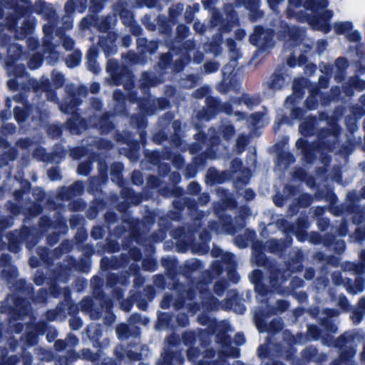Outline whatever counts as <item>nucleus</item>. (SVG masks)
Instances as JSON below:
<instances>
[{"label": "nucleus", "instance_id": "1", "mask_svg": "<svg viewBox=\"0 0 365 365\" xmlns=\"http://www.w3.org/2000/svg\"><path fill=\"white\" fill-rule=\"evenodd\" d=\"M289 14L294 13V9L302 6L312 12L313 15L307 19L308 24L314 29L327 33L330 31L329 21L333 11L327 9V0H289Z\"/></svg>", "mask_w": 365, "mask_h": 365}, {"label": "nucleus", "instance_id": "2", "mask_svg": "<svg viewBox=\"0 0 365 365\" xmlns=\"http://www.w3.org/2000/svg\"><path fill=\"white\" fill-rule=\"evenodd\" d=\"M21 48V47H9V53H12L15 54L16 56H17L16 58H13L11 56V59H9L6 61V70H7L8 73H12L15 76V78H10L7 82L8 86L11 90L17 89L19 83H21L19 81V79L21 78V76H19V73H21L23 68H22V67H21L19 65H14V62H13L15 58H17V59L19 58L21 60L25 59L24 56L20 55L21 53L23 51Z\"/></svg>", "mask_w": 365, "mask_h": 365}, {"label": "nucleus", "instance_id": "3", "mask_svg": "<svg viewBox=\"0 0 365 365\" xmlns=\"http://www.w3.org/2000/svg\"><path fill=\"white\" fill-rule=\"evenodd\" d=\"M333 29L336 33L344 35L346 39L350 43L356 44L362 43L363 35L359 29L354 28L352 21L335 22Z\"/></svg>", "mask_w": 365, "mask_h": 365}, {"label": "nucleus", "instance_id": "4", "mask_svg": "<svg viewBox=\"0 0 365 365\" xmlns=\"http://www.w3.org/2000/svg\"><path fill=\"white\" fill-rule=\"evenodd\" d=\"M259 103V99L258 97L250 96L249 95H243L242 97L235 98L232 101V105H225L224 106V111L228 114H232L234 112V108L230 107H235L238 106L245 105L247 108H251L254 106H256ZM235 115H239L240 118H243L245 115L239 112L238 110L235 111Z\"/></svg>", "mask_w": 365, "mask_h": 365}, {"label": "nucleus", "instance_id": "5", "mask_svg": "<svg viewBox=\"0 0 365 365\" xmlns=\"http://www.w3.org/2000/svg\"><path fill=\"white\" fill-rule=\"evenodd\" d=\"M231 62L222 69L223 83L227 84V79L231 76L235 70L236 56H239L240 51L237 47H229Z\"/></svg>", "mask_w": 365, "mask_h": 365}, {"label": "nucleus", "instance_id": "6", "mask_svg": "<svg viewBox=\"0 0 365 365\" xmlns=\"http://www.w3.org/2000/svg\"><path fill=\"white\" fill-rule=\"evenodd\" d=\"M7 304L19 316L26 315L29 312L27 302L21 298L9 297L7 299Z\"/></svg>", "mask_w": 365, "mask_h": 365}, {"label": "nucleus", "instance_id": "7", "mask_svg": "<svg viewBox=\"0 0 365 365\" xmlns=\"http://www.w3.org/2000/svg\"><path fill=\"white\" fill-rule=\"evenodd\" d=\"M286 77L279 73H274L266 83L267 88L272 91H279L285 85Z\"/></svg>", "mask_w": 365, "mask_h": 365}, {"label": "nucleus", "instance_id": "8", "mask_svg": "<svg viewBox=\"0 0 365 365\" xmlns=\"http://www.w3.org/2000/svg\"><path fill=\"white\" fill-rule=\"evenodd\" d=\"M201 298L202 299V306L205 307L206 309H216L218 308V306L216 303L215 298L211 295L210 292H200Z\"/></svg>", "mask_w": 365, "mask_h": 365}, {"label": "nucleus", "instance_id": "9", "mask_svg": "<svg viewBox=\"0 0 365 365\" xmlns=\"http://www.w3.org/2000/svg\"><path fill=\"white\" fill-rule=\"evenodd\" d=\"M30 84L34 88L35 92H38L39 91H45L46 92V96L48 97V98L53 101H55V98L51 97L50 96V93L47 92V87L48 84V81L47 79H42L40 81L31 79L30 80Z\"/></svg>", "mask_w": 365, "mask_h": 365}, {"label": "nucleus", "instance_id": "10", "mask_svg": "<svg viewBox=\"0 0 365 365\" xmlns=\"http://www.w3.org/2000/svg\"><path fill=\"white\" fill-rule=\"evenodd\" d=\"M269 47H257V48L255 51L250 63L251 64H255V65L259 63L262 60H263L269 53Z\"/></svg>", "mask_w": 365, "mask_h": 365}, {"label": "nucleus", "instance_id": "11", "mask_svg": "<svg viewBox=\"0 0 365 365\" xmlns=\"http://www.w3.org/2000/svg\"><path fill=\"white\" fill-rule=\"evenodd\" d=\"M259 278H260V272L259 270H254L250 274V282L252 284H255L256 292L260 293L261 294H264L266 293V290L259 283L258 281H259Z\"/></svg>", "mask_w": 365, "mask_h": 365}, {"label": "nucleus", "instance_id": "12", "mask_svg": "<svg viewBox=\"0 0 365 365\" xmlns=\"http://www.w3.org/2000/svg\"><path fill=\"white\" fill-rule=\"evenodd\" d=\"M26 48H29V47ZM30 48L31 52L32 53V58L29 62V66L31 69H36L40 66L42 57L41 54L35 51L34 47H30Z\"/></svg>", "mask_w": 365, "mask_h": 365}, {"label": "nucleus", "instance_id": "13", "mask_svg": "<svg viewBox=\"0 0 365 365\" xmlns=\"http://www.w3.org/2000/svg\"><path fill=\"white\" fill-rule=\"evenodd\" d=\"M314 120H305L299 125V131L302 135H307L313 133Z\"/></svg>", "mask_w": 365, "mask_h": 365}, {"label": "nucleus", "instance_id": "14", "mask_svg": "<svg viewBox=\"0 0 365 365\" xmlns=\"http://www.w3.org/2000/svg\"><path fill=\"white\" fill-rule=\"evenodd\" d=\"M96 56V51L95 48L91 47L90 49L88 51V69L93 71V72H98V68L95 64V58Z\"/></svg>", "mask_w": 365, "mask_h": 365}, {"label": "nucleus", "instance_id": "15", "mask_svg": "<svg viewBox=\"0 0 365 365\" xmlns=\"http://www.w3.org/2000/svg\"><path fill=\"white\" fill-rule=\"evenodd\" d=\"M356 351L354 349H350L346 354L344 351L341 352L340 359L342 364L344 365H354L352 358L355 355Z\"/></svg>", "mask_w": 365, "mask_h": 365}, {"label": "nucleus", "instance_id": "16", "mask_svg": "<svg viewBox=\"0 0 365 365\" xmlns=\"http://www.w3.org/2000/svg\"><path fill=\"white\" fill-rule=\"evenodd\" d=\"M306 62V57L304 55L299 54L297 57L293 55L288 58L287 63L289 66H294L296 65L302 66Z\"/></svg>", "mask_w": 365, "mask_h": 365}, {"label": "nucleus", "instance_id": "17", "mask_svg": "<svg viewBox=\"0 0 365 365\" xmlns=\"http://www.w3.org/2000/svg\"><path fill=\"white\" fill-rule=\"evenodd\" d=\"M187 357L190 361L197 362L198 365H202L203 362L201 360L197 361L200 356V352L196 348L190 347L187 349Z\"/></svg>", "mask_w": 365, "mask_h": 365}, {"label": "nucleus", "instance_id": "18", "mask_svg": "<svg viewBox=\"0 0 365 365\" xmlns=\"http://www.w3.org/2000/svg\"><path fill=\"white\" fill-rule=\"evenodd\" d=\"M14 112L15 118L18 122H23L28 115L27 111L24 108L15 107Z\"/></svg>", "mask_w": 365, "mask_h": 365}, {"label": "nucleus", "instance_id": "19", "mask_svg": "<svg viewBox=\"0 0 365 365\" xmlns=\"http://www.w3.org/2000/svg\"><path fill=\"white\" fill-rule=\"evenodd\" d=\"M80 60H81L80 55L78 53H75V54L69 56L68 57V58L66 59V63L68 67L73 68V67L77 66L79 64Z\"/></svg>", "mask_w": 365, "mask_h": 365}, {"label": "nucleus", "instance_id": "20", "mask_svg": "<svg viewBox=\"0 0 365 365\" xmlns=\"http://www.w3.org/2000/svg\"><path fill=\"white\" fill-rule=\"evenodd\" d=\"M220 132L223 134L224 137L229 139L234 135V129L232 126L228 123L223 124L220 127Z\"/></svg>", "mask_w": 365, "mask_h": 365}, {"label": "nucleus", "instance_id": "21", "mask_svg": "<svg viewBox=\"0 0 365 365\" xmlns=\"http://www.w3.org/2000/svg\"><path fill=\"white\" fill-rule=\"evenodd\" d=\"M79 103L75 102L73 100H70L68 105L67 103H65L63 105L60 106V110L65 113H73V108L78 105Z\"/></svg>", "mask_w": 365, "mask_h": 365}, {"label": "nucleus", "instance_id": "22", "mask_svg": "<svg viewBox=\"0 0 365 365\" xmlns=\"http://www.w3.org/2000/svg\"><path fill=\"white\" fill-rule=\"evenodd\" d=\"M247 144V138L245 135H240L236 141L237 152L240 153L243 151L245 146Z\"/></svg>", "mask_w": 365, "mask_h": 365}, {"label": "nucleus", "instance_id": "23", "mask_svg": "<svg viewBox=\"0 0 365 365\" xmlns=\"http://www.w3.org/2000/svg\"><path fill=\"white\" fill-rule=\"evenodd\" d=\"M116 334L120 339L127 338L128 327L125 324H120L116 328Z\"/></svg>", "mask_w": 365, "mask_h": 365}, {"label": "nucleus", "instance_id": "24", "mask_svg": "<svg viewBox=\"0 0 365 365\" xmlns=\"http://www.w3.org/2000/svg\"><path fill=\"white\" fill-rule=\"evenodd\" d=\"M204 68L205 73H212L215 72L219 68V64L215 62H207L205 63Z\"/></svg>", "mask_w": 365, "mask_h": 365}, {"label": "nucleus", "instance_id": "25", "mask_svg": "<svg viewBox=\"0 0 365 365\" xmlns=\"http://www.w3.org/2000/svg\"><path fill=\"white\" fill-rule=\"evenodd\" d=\"M171 361L170 354L165 352L162 354V358L158 360L157 365H171Z\"/></svg>", "mask_w": 365, "mask_h": 365}, {"label": "nucleus", "instance_id": "26", "mask_svg": "<svg viewBox=\"0 0 365 365\" xmlns=\"http://www.w3.org/2000/svg\"><path fill=\"white\" fill-rule=\"evenodd\" d=\"M15 126L11 123H6L2 126L1 133L6 135L7 134H12L15 132Z\"/></svg>", "mask_w": 365, "mask_h": 365}, {"label": "nucleus", "instance_id": "27", "mask_svg": "<svg viewBox=\"0 0 365 365\" xmlns=\"http://www.w3.org/2000/svg\"><path fill=\"white\" fill-rule=\"evenodd\" d=\"M90 170V163H81L77 169L79 174L86 175Z\"/></svg>", "mask_w": 365, "mask_h": 365}, {"label": "nucleus", "instance_id": "28", "mask_svg": "<svg viewBox=\"0 0 365 365\" xmlns=\"http://www.w3.org/2000/svg\"><path fill=\"white\" fill-rule=\"evenodd\" d=\"M84 153H85V151H84L83 148H77L72 149L71 150L70 155L73 159H79L84 155Z\"/></svg>", "mask_w": 365, "mask_h": 365}, {"label": "nucleus", "instance_id": "29", "mask_svg": "<svg viewBox=\"0 0 365 365\" xmlns=\"http://www.w3.org/2000/svg\"><path fill=\"white\" fill-rule=\"evenodd\" d=\"M351 83L353 85V86L359 88L360 90H363L365 88V81L358 80L356 78H353L351 80Z\"/></svg>", "mask_w": 365, "mask_h": 365}, {"label": "nucleus", "instance_id": "30", "mask_svg": "<svg viewBox=\"0 0 365 365\" xmlns=\"http://www.w3.org/2000/svg\"><path fill=\"white\" fill-rule=\"evenodd\" d=\"M177 322L180 326L185 327L188 322V318L185 314H179L177 317Z\"/></svg>", "mask_w": 365, "mask_h": 365}, {"label": "nucleus", "instance_id": "31", "mask_svg": "<svg viewBox=\"0 0 365 365\" xmlns=\"http://www.w3.org/2000/svg\"><path fill=\"white\" fill-rule=\"evenodd\" d=\"M193 338L194 335L192 332L185 333L182 336L183 341L186 345H188L189 344L192 343Z\"/></svg>", "mask_w": 365, "mask_h": 365}, {"label": "nucleus", "instance_id": "32", "mask_svg": "<svg viewBox=\"0 0 365 365\" xmlns=\"http://www.w3.org/2000/svg\"><path fill=\"white\" fill-rule=\"evenodd\" d=\"M53 81L57 87L61 86L63 83V76L61 73L55 74Z\"/></svg>", "mask_w": 365, "mask_h": 365}, {"label": "nucleus", "instance_id": "33", "mask_svg": "<svg viewBox=\"0 0 365 365\" xmlns=\"http://www.w3.org/2000/svg\"><path fill=\"white\" fill-rule=\"evenodd\" d=\"M225 287L223 282H217L215 285V292L220 295L222 292L225 289Z\"/></svg>", "mask_w": 365, "mask_h": 365}, {"label": "nucleus", "instance_id": "34", "mask_svg": "<svg viewBox=\"0 0 365 365\" xmlns=\"http://www.w3.org/2000/svg\"><path fill=\"white\" fill-rule=\"evenodd\" d=\"M263 118V115L259 113H255L250 116V120L253 124H258L259 120Z\"/></svg>", "mask_w": 365, "mask_h": 365}, {"label": "nucleus", "instance_id": "35", "mask_svg": "<svg viewBox=\"0 0 365 365\" xmlns=\"http://www.w3.org/2000/svg\"><path fill=\"white\" fill-rule=\"evenodd\" d=\"M82 354L85 359H90L91 361H95L97 359V356L96 355L91 354L88 349L83 350Z\"/></svg>", "mask_w": 365, "mask_h": 365}, {"label": "nucleus", "instance_id": "36", "mask_svg": "<svg viewBox=\"0 0 365 365\" xmlns=\"http://www.w3.org/2000/svg\"><path fill=\"white\" fill-rule=\"evenodd\" d=\"M224 352L231 357H237L239 356V349L237 348H231L230 351H224Z\"/></svg>", "mask_w": 365, "mask_h": 365}, {"label": "nucleus", "instance_id": "37", "mask_svg": "<svg viewBox=\"0 0 365 365\" xmlns=\"http://www.w3.org/2000/svg\"><path fill=\"white\" fill-rule=\"evenodd\" d=\"M235 342L237 345L244 344L245 342V339L242 334H237L235 337Z\"/></svg>", "mask_w": 365, "mask_h": 365}, {"label": "nucleus", "instance_id": "38", "mask_svg": "<svg viewBox=\"0 0 365 365\" xmlns=\"http://www.w3.org/2000/svg\"><path fill=\"white\" fill-rule=\"evenodd\" d=\"M132 180L135 184L140 183L142 182L140 173L139 172H133Z\"/></svg>", "mask_w": 365, "mask_h": 365}, {"label": "nucleus", "instance_id": "39", "mask_svg": "<svg viewBox=\"0 0 365 365\" xmlns=\"http://www.w3.org/2000/svg\"><path fill=\"white\" fill-rule=\"evenodd\" d=\"M189 189L193 193H197L200 190L199 185L195 182H192L189 185Z\"/></svg>", "mask_w": 365, "mask_h": 365}, {"label": "nucleus", "instance_id": "40", "mask_svg": "<svg viewBox=\"0 0 365 365\" xmlns=\"http://www.w3.org/2000/svg\"><path fill=\"white\" fill-rule=\"evenodd\" d=\"M299 80H294V83H293V90H294V96H298L299 97L300 96V93H299V87L298 86V82H299Z\"/></svg>", "mask_w": 365, "mask_h": 365}, {"label": "nucleus", "instance_id": "41", "mask_svg": "<svg viewBox=\"0 0 365 365\" xmlns=\"http://www.w3.org/2000/svg\"><path fill=\"white\" fill-rule=\"evenodd\" d=\"M254 195H255V194H254L253 191L251 190L247 189L244 192V197L247 200H252L254 197Z\"/></svg>", "mask_w": 365, "mask_h": 365}, {"label": "nucleus", "instance_id": "42", "mask_svg": "<svg viewBox=\"0 0 365 365\" xmlns=\"http://www.w3.org/2000/svg\"><path fill=\"white\" fill-rule=\"evenodd\" d=\"M73 120H69L68 121V126L70 129V131L73 134H78L79 133V130L73 125Z\"/></svg>", "mask_w": 365, "mask_h": 365}, {"label": "nucleus", "instance_id": "43", "mask_svg": "<svg viewBox=\"0 0 365 365\" xmlns=\"http://www.w3.org/2000/svg\"><path fill=\"white\" fill-rule=\"evenodd\" d=\"M66 346V343L63 341H57L55 343V347L57 350H61Z\"/></svg>", "mask_w": 365, "mask_h": 365}, {"label": "nucleus", "instance_id": "44", "mask_svg": "<svg viewBox=\"0 0 365 365\" xmlns=\"http://www.w3.org/2000/svg\"><path fill=\"white\" fill-rule=\"evenodd\" d=\"M78 339L74 336L71 335L68 337V343L72 346L78 344Z\"/></svg>", "mask_w": 365, "mask_h": 365}, {"label": "nucleus", "instance_id": "45", "mask_svg": "<svg viewBox=\"0 0 365 365\" xmlns=\"http://www.w3.org/2000/svg\"><path fill=\"white\" fill-rule=\"evenodd\" d=\"M170 297L168 296H165L164 299L161 302V307L163 309H167L168 307V303L170 302Z\"/></svg>", "mask_w": 365, "mask_h": 365}, {"label": "nucleus", "instance_id": "46", "mask_svg": "<svg viewBox=\"0 0 365 365\" xmlns=\"http://www.w3.org/2000/svg\"><path fill=\"white\" fill-rule=\"evenodd\" d=\"M313 99H314V97L311 96V97H309L307 101H306V103L307 104V106L309 109H313L315 106L314 105V103L312 102L313 101Z\"/></svg>", "mask_w": 365, "mask_h": 365}, {"label": "nucleus", "instance_id": "47", "mask_svg": "<svg viewBox=\"0 0 365 365\" xmlns=\"http://www.w3.org/2000/svg\"><path fill=\"white\" fill-rule=\"evenodd\" d=\"M77 192H80L83 190V185L81 182H76L72 187Z\"/></svg>", "mask_w": 365, "mask_h": 365}, {"label": "nucleus", "instance_id": "48", "mask_svg": "<svg viewBox=\"0 0 365 365\" xmlns=\"http://www.w3.org/2000/svg\"><path fill=\"white\" fill-rule=\"evenodd\" d=\"M177 339H178L177 336L173 334V335H170V336H168L166 339V341L168 344H174L176 342Z\"/></svg>", "mask_w": 365, "mask_h": 365}, {"label": "nucleus", "instance_id": "49", "mask_svg": "<svg viewBox=\"0 0 365 365\" xmlns=\"http://www.w3.org/2000/svg\"><path fill=\"white\" fill-rule=\"evenodd\" d=\"M56 174V172L54 169H50L48 171V175L52 180H56L57 179V177L55 176Z\"/></svg>", "mask_w": 365, "mask_h": 365}, {"label": "nucleus", "instance_id": "50", "mask_svg": "<svg viewBox=\"0 0 365 365\" xmlns=\"http://www.w3.org/2000/svg\"><path fill=\"white\" fill-rule=\"evenodd\" d=\"M100 89V85L98 83H94L91 86V91L93 93H96Z\"/></svg>", "mask_w": 365, "mask_h": 365}, {"label": "nucleus", "instance_id": "51", "mask_svg": "<svg viewBox=\"0 0 365 365\" xmlns=\"http://www.w3.org/2000/svg\"><path fill=\"white\" fill-rule=\"evenodd\" d=\"M314 277V272L312 270H308L304 274V277L307 279H311Z\"/></svg>", "mask_w": 365, "mask_h": 365}, {"label": "nucleus", "instance_id": "52", "mask_svg": "<svg viewBox=\"0 0 365 365\" xmlns=\"http://www.w3.org/2000/svg\"><path fill=\"white\" fill-rule=\"evenodd\" d=\"M215 172L214 170H210L209 172H208L207 177L212 178V180L213 182H216L217 179L215 178Z\"/></svg>", "mask_w": 365, "mask_h": 365}, {"label": "nucleus", "instance_id": "53", "mask_svg": "<svg viewBox=\"0 0 365 365\" xmlns=\"http://www.w3.org/2000/svg\"><path fill=\"white\" fill-rule=\"evenodd\" d=\"M108 35H110V34H106V36H108ZM106 37H107V36H104V35H103V36H101L100 37L99 46H106V45H107V43H107V42H104V41H103V39H104V38H106Z\"/></svg>", "mask_w": 365, "mask_h": 365}, {"label": "nucleus", "instance_id": "54", "mask_svg": "<svg viewBox=\"0 0 365 365\" xmlns=\"http://www.w3.org/2000/svg\"><path fill=\"white\" fill-rule=\"evenodd\" d=\"M305 143V140L303 138H299L296 142V145L298 148L302 147L304 144Z\"/></svg>", "mask_w": 365, "mask_h": 365}, {"label": "nucleus", "instance_id": "55", "mask_svg": "<svg viewBox=\"0 0 365 365\" xmlns=\"http://www.w3.org/2000/svg\"><path fill=\"white\" fill-rule=\"evenodd\" d=\"M345 64V61L343 59V58H339L337 59L336 62V66H344Z\"/></svg>", "mask_w": 365, "mask_h": 365}, {"label": "nucleus", "instance_id": "56", "mask_svg": "<svg viewBox=\"0 0 365 365\" xmlns=\"http://www.w3.org/2000/svg\"><path fill=\"white\" fill-rule=\"evenodd\" d=\"M97 232H100V229L99 228H96L93 230V231L92 232V235L93 236L94 238L97 239L98 238V236H97Z\"/></svg>", "mask_w": 365, "mask_h": 365}, {"label": "nucleus", "instance_id": "57", "mask_svg": "<svg viewBox=\"0 0 365 365\" xmlns=\"http://www.w3.org/2000/svg\"><path fill=\"white\" fill-rule=\"evenodd\" d=\"M204 92H205V91H204V90H202V91H197L195 92V95H196V96H197V97H198V98H201V97H202V96H204Z\"/></svg>", "mask_w": 365, "mask_h": 365}, {"label": "nucleus", "instance_id": "58", "mask_svg": "<svg viewBox=\"0 0 365 365\" xmlns=\"http://www.w3.org/2000/svg\"><path fill=\"white\" fill-rule=\"evenodd\" d=\"M30 264L31 267H36L37 266V262L36 259L31 258L30 259Z\"/></svg>", "mask_w": 365, "mask_h": 365}, {"label": "nucleus", "instance_id": "59", "mask_svg": "<svg viewBox=\"0 0 365 365\" xmlns=\"http://www.w3.org/2000/svg\"><path fill=\"white\" fill-rule=\"evenodd\" d=\"M19 144H21V146H22V147H24V148L27 147V145H28L27 140H20V141L19 142Z\"/></svg>", "mask_w": 365, "mask_h": 365}, {"label": "nucleus", "instance_id": "60", "mask_svg": "<svg viewBox=\"0 0 365 365\" xmlns=\"http://www.w3.org/2000/svg\"><path fill=\"white\" fill-rule=\"evenodd\" d=\"M360 258L361 260L365 262V250H362L360 253Z\"/></svg>", "mask_w": 365, "mask_h": 365}, {"label": "nucleus", "instance_id": "61", "mask_svg": "<svg viewBox=\"0 0 365 365\" xmlns=\"http://www.w3.org/2000/svg\"><path fill=\"white\" fill-rule=\"evenodd\" d=\"M232 275H233V277H234V279H232L233 282L237 283V282H238V280H239V277H238V276H236V275L235 274V273H232Z\"/></svg>", "mask_w": 365, "mask_h": 365}, {"label": "nucleus", "instance_id": "62", "mask_svg": "<svg viewBox=\"0 0 365 365\" xmlns=\"http://www.w3.org/2000/svg\"><path fill=\"white\" fill-rule=\"evenodd\" d=\"M111 47H106L104 49H103V52L105 53V54L106 55H108L109 54V48H110Z\"/></svg>", "mask_w": 365, "mask_h": 365}, {"label": "nucleus", "instance_id": "63", "mask_svg": "<svg viewBox=\"0 0 365 365\" xmlns=\"http://www.w3.org/2000/svg\"><path fill=\"white\" fill-rule=\"evenodd\" d=\"M170 53H169L168 54H166V55H164V56H163V58H165V61H169V59H170Z\"/></svg>", "mask_w": 365, "mask_h": 365}, {"label": "nucleus", "instance_id": "64", "mask_svg": "<svg viewBox=\"0 0 365 365\" xmlns=\"http://www.w3.org/2000/svg\"><path fill=\"white\" fill-rule=\"evenodd\" d=\"M359 303L361 307L365 308V299H361Z\"/></svg>", "mask_w": 365, "mask_h": 365}]
</instances>
